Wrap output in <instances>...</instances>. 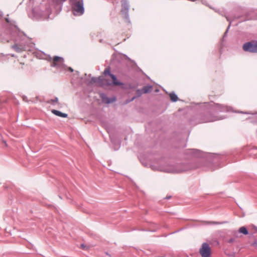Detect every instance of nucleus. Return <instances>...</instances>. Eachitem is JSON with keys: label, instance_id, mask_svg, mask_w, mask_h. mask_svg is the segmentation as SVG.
<instances>
[{"label": "nucleus", "instance_id": "nucleus-1", "mask_svg": "<svg viewBox=\"0 0 257 257\" xmlns=\"http://www.w3.org/2000/svg\"><path fill=\"white\" fill-rule=\"evenodd\" d=\"M232 108L219 103L211 102L208 104V108L204 116L202 119L201 122H212L222 119L223 118L214 115V113L219 112L233 111Z\"/></svg>", "mask_w": 257, "mask_h": 257}, {"label": "nucleus", "instance_id": "nucleus-2", "mask_svg": "<svg viewBox=\"0 0 257 257\" xmlns=\"http://www.w3.org/2000/svg\"><path fill=\"white\" fill-rule=\"evenodd\" d=\"M11 34L13 36L16 37V42H18L13 45L12 48L18 53L25 51L28 46V43L25 41V34L23 32L20 31L16 26L13 28Z\"/></svg>", "mask_w": 257, "mask_h": 257}, {"label": "nucleus", "instance_id": "nucleus-3", "mask_svg": "<svg viewBox=\"0 0 257 257\" xmlns=\"http://www.w3.org/2000/svg\"><path fill=\"white\" fill-rule=\"evenodd\" d=\"M191 168L187 164H180L169 165L166 166H159L153 169L169 173H179L190 170Z\"/></svg>", "mask_w": 257, "mask_h": 257}, {"label": "nucleus", "instance_id": "nucleus-4", "mask_svg": "<svg viewBox=\"0 0 257 257\" xmlns=\"http://www.w3.org/2000/svg\"><path fill=\"white\" fill-rule=\"evenodd\" d=\"M73 14L75 16H82L84 13L83 0H69Z\"/></svg>", "mask_w": 257, "mask_h": 257}, {"label": "nucleus", "instance_id": "nucleus-5", "mask_svg": "<svg viewBox=\"0 0 257 257\" xmlns=\"http://www.w3.org/2000/svg\"><path fill=\"white\" fill-rule=\"evenodd\" d=\"M121 12L123 18L125 19L127 21L130 22L129 21V15H128V10H129V4L127 0H121Z\"/></svg>", "mask_w": 257, "mask_h": 257}, {"label": "nucleus", "instance_id": "nucleus-6", "mask_svg": "<svg viewBox=\"0 0 257 257\" xmlns=\"http://www.w3.org/2000/svg\"><path fill=\"white\" fill-rule=\"evenodd\" d=\"M199 253L202 257H210L211 249L207 242H203L199 249Z\"/></svg>", "mask_w": 257, "mask_h": 257}, {"label": "nucleus", "instance_id": "nucleus-7", "mask_svg": "<svg viewBox=\"0 0 257 257\" xmlns=\"http://www.w3.org/2000/svg\"><path fill=\"white\" fill-rule=\"evenodd\" d=\"M64 63V60L63 58L55 56L53 59V62L51 64V66L59 69H63L65 66Z\"/></svg>", "mask_w": 257, "mask_h": 257}, {"label": "nucleus", "instance_id": "nucleus-8", "mask_svg": "<svg viewBox=\"0 0 257 257\" xmlns=\"http://www.w3.org/2000/svg\"><path fill=\"white\" fill-rule=\"evenodd\" d=\"M255 43L251 42H246L244 44L243 49L245 51L249 52L251 53H255Z\"/></svg>", "mask_w": 257, "mask_h": 257}, {"label": "nucleus", "instance_id": "nucleus-9", "mask_svg": "<svg viewBox=\"0 0 257 257\" xmlns=\"http://www.w3.org/2000/svg\"><path fill=\"white\" fill-rule=\"evenodd\" d=\"M101 98L102 99V101L103 103H106V104H109L111 103H112L113 102H115L116 100V98L115 97L113 96L111 97H108L105 94L102 93L100 95Z\"/></svg>", "mask_w": 257, "mask_h": 257}, {"label": "nucleus", "instance_id": "nucleus-10", "mask_svg": "<svg viewBox=\"0 0 257 257\" xmlns=\"http://www.w3.org/2000/svg\"><path fill=\"white\" fill-rule=\"evenodd\" d=\"M110 77L112 80V84L115 86H123V83L117 80L116 77L114 74H111Z\"/></svg>", "mask_w": 257, "mask_h": 257}, {"label": "nucleus", "instance_id": "nucleus-11", "mask_svg": "<svg viewBox=\"0 0 257 257\" xmlns=\"http://www.w3.org/2000/svg\"><path fill=\"white\" fill-rule=\"evenodd\" d=\"M52 112L56 115L61 117H67L68 116V114L67 113L62 112L57 110L53 109L52 110Z\"/></svg>", "mask_w": 257, "mask_h": 257}, {"label": "nucleus", "instance_id": "nucleus-12", "mask_svg": "<svg viewBox=\"0 0 257 257\" xmlns=\"http://www.w3.org/2000/svg\"><path fill=\"white\" fill-rule=\"evenodd\" d=\"M102 80H103V78L101 76H99L98 77H92L91 78L90 83L93 84V83H97V82H100L102 81Z\"/></svg>", "mask_w": 257, "mask_h": 257}, {"label": "nucleus", "instance_id": "nucleus-13", "mask_svg": "<svg viewBox=\"0 0 257 257\" xmlns=\"http://www.w3.org/2000/svg\"><path fill=\"white\" fill-rule=\"evenodd\" d=\"M169 96L172 101L176 102L178 100V97L174 92L170 93Z\"/></svg>", "mask_w": 257, "mask_h": 257}, {"label": "nucleus", "instance_id": "nucleus-14", "mask_svg": "<svg viewBox=\"0 0 257 257\" xmlns=\"http://www.w3.org/2000/svg\"><path fill=\"white\" fill-rule=\"evenodd\" d=\"M153 87L152 86H145L143 88V90L144 93H147L151 92L152 90Z\"/></svg>", "mask_w": 257, "mask_h": 257}, {"label": "nucleus", "instance_id": "nucleus-15", "mask_svg": "<svg viewBox=\"0 0 257 257\" xmlns=\"http://www.w3.org/2000/svg\"><path fill=\"white\" fill-rule=\"evenodd\" d=\"M226 17V19L227 20V21L229 22V25H228L227 28V30H226L225 32L224 33V34L223 36V38H222V41L224 40V38L226 37V35H227V33L228 31V30L230 27V25H231V22L230 21V20L228 18V17L227 16H225Z\"/></svg>", "mask_w": 257, "mask_h": 257}, {"label": "nucleus", "instance_id": "nucleus-16", "mask_svg": "<svg viewBox=\"0 0 257 257\" xmlns=\"http://www.w3.org/2000/svg\"><path fill=\"white\" fill-rule=\"evenodd\" d=\"M103 74L105 75H108L110 77V75L112 74L110 73L109 68H106L104 70Z\"/></svg>", "mask_w": 257, "mask_h": 257}, {"label": "nucleus", "instance_id": "nucleus-17", "mask_svg": "<svg viewBox=\"0 0 257 257\" xmlns=\"http://www.w3.org/2000/svg\"><path fill=\"white\" fill-rule=\"evenodd\" d=\"M248 233V230H247L246 228L244 226H242V234L246 235Z\"/></svg>", "mask_w": 257, "mask_h": 257}, {"label": "nucleus", "instance_id": "nucleus-18", "mask_svg": "<svg viewBox=\"0 0 257 257\" xmlns=\"http://www.w3.org/2000/svg\"><path fill=\"white\" fill-rule=\"evenodd\" d=\"M136 98V97L134 96L132 98H131V99H127L125 101L124 104H126L131 102H132V101H133Z\"/></svg>", "mask_w": 257, "mask_h": 257}, {"label": "nucleus", "instance_id": "nucleus-19", "mask_svg": "<svg viewBox=\"0 0 257 257\" xmlns=\"http://www.w3.org/2000/svg\"><path fill=\"white\" fill-rule=\"evenodd\" d=\"M58 101V98L57 97H55L54 99H52L50 100L49 102H57Z\"/></svg>", "mask_w": 257, "mask_h": 257}, {"label": "nucleus", "instance_id": "nucleus-20", "mask_svg": "<svg viewBox=\"0 0 257 257\" xmlns=\"http://www.w3.org/2000/svg\"><path fill=\"white\" fill-rule=\"evenodd\" d=\"M222 223L221 222H215V221H212V222H208V224H221Z\"/></svg>", "mask_w": 257, "mask_h": 257}, {"label": "nucleus", "instance_id": "nucleus-21", "mask_svg": "<svg viewBox=\"0 0 257 257\" xmlns=\"http://www.w3.org/2000/svg\"><path fill=\"white\" fill-rule=\"evenodd\" d=\"M251 245L255 246L257 248V240L255 239L253 242L251 243Z\"/></svg>", "mask_w": 257, "mask_h": 257}, {"label": "nucleus", "instance_id": "nucleus-22", "mask_svg": "<svg viewBox=\"0 0 257 257\" xmlns=\"http://www.w3.org/2000/svg\"><path fill=\"white\" fill-rule=\"evenodd\" d=\"M81 248L84 250H87L88 247L84 244H81Z\"/></svg>", "mask_w": 257, "mask_h": 257}, {"label": "nucleus", "instance_id": "nucleus-23", "mask_svg": "<svg viewBox=\"0 0 257 257\" xmlns=\"http://www.w3.org/2000/svg\"><path fill=\"white\" fill-rule=\"evenodd\" d=\"M255 49H254V50H255V53H257V41L256 42H255Z\"/></svg>", "mask_w": 257, "mask_h": 257}, {"label": "nucleus", "instance_id": "nucleus-24", "mask_svg": "<svg viewBox=\"0 0 257 257\" xmlns=\"http://www.w3.org/2000/svg\"><path fill=\"white\" fill-rule=\"evenodd\" d=\"M215 12L218 13L221 15H223V12H222V11L221 12V11H219L215 10Z\"/></svg>", "mask_w": 257, "mask_h": 257}, {"label": "nucleus", "instance_id": "nucleus-25", "mask_svg": "<svg viewBox=\"0 0 257 257\" xmlns=\"http://www.w3.org/2000/svg\"><path fill=\"white\" fill-rule=\"evenodd\" d=\"M234 239H233V238H230V239L229 240L228 242L231 243V242H233V241H234Z\"/></svg>", "mask_w": 257, "mask_h": 257}, {"label": "nucleus", "instance_id": "nucleus-26", "mask_svg": "<svg viewBox=\"0 0 257 257\" xmlns=\"http://www.w3.org/2000/svg\"><path fill=\"white\" fill-rule=\"evenodd\" d=\"M192 151H193V153L195 154L196 152H200L199 150H195V149H193L192 150Z\"/></svg>", "mask_w": 257, "mask_h": 257}, {"label": "nucleus", "instance_id": "nucleus-27", "mask_svg": "<svg viewBox=\"0 0 257 257\" xmlns=\"http://www.w3.org/2000/svg\"><path fill=\"white\" fill-rule=\"evenodd\" d=\"M69 70L71 72H73V69L71 67H69Z\"/></svg>", "mask_w": 257, "mask_h": 257}, {"label": "nucleus", "instance_id": "nucleus-28", "mask_svg": "<svg viewBox=\"0 0 257 257\" xmlns=\"http://www.w3.org/2000/svg\"><path fill=\"white\" fill-rule=\"evenodd\" d=\"M171 198V196H166V198L167 199H170Z\"/></svg>", "mask_w": 257, "mask_h": 257}, {"label": "nucleus", "instance_id": "nucleus-29", "mask_svg": "<svg viewBox=\"0 0 257 257\" xmlns=\"http://www.w3.org/2000/svg\"><path fill=\"white\" fill-rule=\"evenodd\" d=\"M238 231L239 233H241V227H240V228L238 229Z\"/></svg>", "mask_w": 257, "mask_h": 257}, {"label": "nucleus", "instance_id": "nucleus-30", "mask_svg": "<svg viewBox=\"0 0 257 257\" xmlns=\"http://www.w3.org/2000/svg\"><path fill=\"white\" fill-rule=\"evenodd\" d=\"M119 146H120V144H119V143L118 142V148H116V149H115V150H117V149H118V148L119 147Z\"/></svg>", "mask_w": 257, "mask_h": 257}, {"label": "nucleus", "instance_id": "nucleus-31", "mask_svg": "<svg viewBox=\"0 0 257 257\" xmlns=\"http://www.w3.org/2000/svg\"><path fill=\"white\" fill-rule=\"evenodd\" d=\"M67 0H60V1L62 2H66Z\"/></svg>", "mask_w": 257, "mask_h": 257}, {"label": "nucleus", "instance_id": "nucleus-32", "mask_svg": "<svg viewBox=\"0 0 257 257\" xmlns=\"http://www.w3.org/2000/svg\"><path fill=\"white\" fill-rule=\"evenodd\" d=\"M26 98V97H24L23 99H24V100H25Z\"/></svg>", "mask_w": 257, "mask_h": 257}, {"label": "nucleus", "instance_id": "nucleus-33", "mask_svg": "<svg viewBox=\"0 0 257 257\" xmlns=\"http://www.w3.org/2000/svg\"><path fill=\"white\" fill-rule=\"evenodd\" d=\"M6 20L7 21V22H9L8 19H6Z\"/></svg>", "mask_w": 257, "mask_h": 257}, {"label": "nucleus", "instance_id": "nucleus-34", "mask_svg": "<svg viewBox=\"0 0 257 257\" xmlns=\"http://www.w3.org/2000/svg\"><path fill=\"white\" fill-rule=\"evenodd\" d=\"M237 113H241V111H237Z\"/></svg>", "mask_w": 257, "mask_h": 257}, {"label": "nucleus", "instance_id": "nucleus-35", "mask_svg": "<svg viewBox=\"0 0 257 257\" xmlns=\"http://www.w3.org/2000/svg\"><path fill=\"white\" fill-rule=\"evenodd\" d=\"M215 157H216V158H218V157H219V156H215Z\"/></svg>", "mask_w": 257, "mask_h": 257}, {"label": "nucleus", "instance_id": "nucleus-36", "mask_svg": "<svg viewBox=\"0 0 257 257\" xmlns=\"http://www.w3.org/2000/svg\"><path fill=\"white\" fill-rule=\"evenodd\" d=\"M111 142L113 143H114L113 141L112 140H111Z\"/></svg>", "mask_w": 257, "mask_h": 257}, {"label": "nucleus", "instance_id": "nucleus-37", "mask_svg": "<svg viewBox=\"0 0 257 257\" xmlns=\"http://www.w3.org/2000/svg\"><path fill=\"white\" fill-rule=\"evenodd\" d=\"M244 216V214L242 213L241 216L243 217Z\"/></svg>", "mask_w": 257, "mask_h": 257}, {"label": "nucleus", "instance_id": "nucleus-38", "mask_svg": "<svg viewBox=\"0 0 257 257\" xmlns=\"http://www.w3.org/2000/svg\"><path fill=\"white\" fill-rule=\"evenodd\" d=\"M108 85H111V84L109 83H108Z\"/></svg>", "mask_w": 257, "mask_h": 257}, {"label": "nucleus", "instance_id": "nucleus-39", "mask_svg": "<svg viewBox=\"0 0 257 257\" xmlns=\"http://www.w3.org/2000/svg\"><path fill=\"white\" fill-rule=\"evenodd\" d=\"M49 59H51V57L50 56L49 57Z\"/></svg>", "mask_w": 257, "mask_h": 257}]
</instances>
